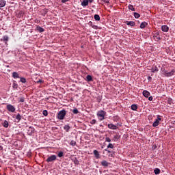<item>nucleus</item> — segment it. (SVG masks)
<instances>
[{
  "label": "nucleus",
  "instance_id": "obj_45",
  "mask_svg": "<svg viewBox=\"0 0 175 175\" xmlns=\"http://www.w3.org/2000/svg\"><path fill=\"white\" fill-rule=\"evenodd\" d=\"M152 99H153L152 96H150V97L148 98V100H150V101L152 100Z\"/></svg>",
  "mask_w": 175,
  "mask_h": 175
},
{
  "label": "nucleus",
  "instance_id": "obj_17",
  "mask_svg": "<svg viewBox=\"0 0 175 175\" xmlns=\"http://www.w3.org/2000/svg\"><path fill=\"white\" fill-rule=\"evenodd\" d=\"M89 25H90V27H93L94 29H97V28H98V26L94 25V23H92V21H90V22H89Z\"/></svg>",
  "mask_w": 175,
  "mask_h": 175
},
{
  "label": "nucleus",
  "instance_id": "obj_1",
  "mask_svg": "<svg viewBox=\"0 0 175 175\" xmlns=\"http://www.w3.org/2000/svg\"><path fill=\"white\" fill-rule=\"evenodd\" d=\"M105 116H106V111L103 110H100L97 112V117L99 121H103V120H105Z\"/></svg>",
  "mask_w": 175,
  "mask_h": 175
},
{
  "label": "nucleus",
  "instance_id": "obj_48",
  "mask_svg": "<svg viewBox=\"0 0 175 175\" xmlns=\"http://www.w3.org/2000/svg\"><path fill=\"white\" fill-rule=\"evenodd\" d=\"M88 2H90V3H92V2H94V0H88Z\"/></svg>",
  "mask_w": 175,
  "mask_h": 175
},
{
  "label": "nucleus",
  "instance_id": "obj_33",
  "mask_svg": "<svg viewBox=\"0 0 175 175\" xmlns=\"http://www.w3.org/2000/svg\"><path fill=\"white\" fill-rule=\"evenodd\" d=\"M134 17L135 18H139V17H140V14H139L137 12H134Z\"/></svg>",
  "mask_w": 175,
  "mask_h": 175
},
{
  "label": "nucleus",
  "instance_id": "obj_49",
  "mask_svg": "<svg viewBox=\"0 0 175 175\" xmlns=\"http://www.w3.org/2000/svg\"><path fill=\"white\" fill-rule=\"evenodd\" d=\"M18 17H19V18L23 17V14H20L19 15H18Z\"/></svg>",
  "mask_w": 175,
  "mask_h": 175
},
{
  "label": "nucleus",
  "instance_id": "obj_27",
  "mask_svg": "<svg viewBox=\"0 0 175 175\" xmlns=\"http://www.w3.org/2000/svg\"><path fill=\"white\" fill-rule=\"evenodd\" d=\"M154 174H159V173H161V170H159V168H155L154 170Z\"/></svg>",
  "mask_w": 175,
  "mask_h": 175
},
{
  "label": "nucleus",
  "instance_id": "obj_12",
  "mask_svg": "<svg viewBox=\"0 0 175 175\" xmlns=\"http://www.w3.org/2000/svg\"><path fill=\"white\" fill-rule=\"evenodd\" d=\"M101 165L102 166L107 167L109 166V165H110V163L107 162L106 160H103V161H101Z\"/></svg>",
  "mask_w": 175,
  "mask_h": 175
},
{
  "label": "nucleus",
  "instance_id": "obj_43",
  "mask_svg": "<svg viewBox=\"0 0 175 175\" xmlns=\"http://www.w3.org/2000/svg\"><path fill=\"white\" fill-rule=\"evenodd\" d=\"M25 83H27V79H25V78H23V83L25 84Z\"/></svg>",
  "mask_w": 175,
  "mask_h": 175
},
{
  "label": "nucleus",
  "instance_id": "obj_16",
  "mask_svg": "<svg viewBox=\"0 0 175 175\" xmlns=\"http://www.w3.org/2000/svg\"><path fill=\"white\" fill-rule=\"evenodd\" d=\"M94 154V157L96 158V159H99V152H98V150H94L93 151Z\"/></svg>",
  "mask_w": 175,
  "mask_h": 175
},
{
  "label": "nucleus",
  "instance_id": "obj_39",
  "mask_svg": "<svg viewBox=\"0 0 175 175\" xmlns=\"http://www.w3.org/2000/svg\"><path fill=\"white\" fill-rule=\"evenodd\" d=\"M105 142H107L108 143H110V142H111V139H110V137H106Z\"/></svg>",
  "mask_w": 175,
  "mask_h": 175
},
{
  "label": "nucleus",
  "instance_id": "obj_4",
  "mask_svg": "<svg viewBox=\"0 0 175 175\" xmlns=\"http://www.w3.org/2000/svg\"><path fill=\"white\" fill-rule=\"evenodd\" d=\"M174 73H175V70H172L170 72L167 71V70L164 71V75L166 77H171V76H174Z\"/></svg>",
  "mask_w": 175,
  "mask_h": 175
},
{
  "label": "nucleus",
  "instance_id": "obj_8",
  "mask_svg": "<svg viewBox=\"0 0 175 175\" xmlns=\"http://www.w3.org/2000/svg\"><path fill=\"white\" fill-rule=\"evenodd\" d=\"M161 31H163V32H169V27H167V25L161 26Z\"/></svg>",
  "mask_w": 175,
  "mask_h": 175
},
{
  "label": "nucleus",
  "instance_id": "obj_35",
  "mask_svg": "<svg viewBox=\"0 0 175 175\" xmlns=\"http://www.w3.org/2000/svg\"><path fill=\"white\" fill-rule=\"evenodd\" d=\"M70 144V146H72V147H75V146H76V141L72 140Z\"/></svg>",
  "mask_w": 175,
  "mask_h": 175
},
{
  "label": "nucleus",
  "instance_id": "obj_50",
  "mask_svg": "<svg viewBox=\"0 0 175 175\" xmlns=\"http://www.w3.org/2000/svg\"><path fill=\"white\" fill-rule=\"evenodd\" d=\"M152 77H148V80H152Z\"/></svg>",
  "mask_w": 175,
  "mask_h": 175
},
{
  "label": "nucleus",
  "instance_id": "obj_19",
  "mask_svg": "<svg viewBox=\"0 0 175 175\" xmlns=\"http://www.w3.org/2000/svg\"><path fill=\"white\" fill-rule=\"evenodd\" d=\"M158 125H159V120H156L153 122L152 126H153L154 128H155V127L158 126Z\"/></svg>",
  "mask_w": 175,
  "mask_h": 175
},
{
  "label": "nucleus",
  "instance_id": "obj_38",
  "mask_svg": "<svg viewBox=\"0 0 175 175\" xmlns=\"http://www.w3.org/2000/svg\"><path fill=\"white\" fill-rule=\"evenodd\" d=\"M16 120L18 121L21 120V116L20 114L18 113V115L16 116Z\"/></svg>",
  "mask_w": 175,
  "mask_h": 175
},
{
  "label": "nucleus",
  "instance_id": "obj_46",
  "mask_svg": "<svg viewBox=\"0 0 175 175\" xmlns=\"http://www.w3.org/2000/svg\"><path fill=\"white\" fill-rule=\"evenodd\" d=\"M105 150L107 151V152H108L109 154H110V152H111V151H110V150H109L107 149H105Z\"/></svg>",
  "mask_w": 175,
  "mask_h": 175
},
{
  "label": "nucleus",
  "instance_id": "obj_22",
  "mask_svg": "<svg viewBox=\"0 0 175 175\" xmlns=\"http://www.w3.org/2000/svg\"><path fill=\"white\" fill-rule=\"evenodd\" d=\"M131 109H133L134 111H136L137 110V105L135 104L132 105Z\"/></svg>",
  "mask_w": 175,
  "mask_h": 175
},
{
  "label": "nucleus",
  "instance_id": "obj_26",
  "mask_svg": "<svg viewBox=\"0 0 175 175\" xmlns=\"http://www.w3.org/2000/svg\"><path fill=\"white\" fill-rule=\"evenodd\" d=\"M154 39L157 40H161V37L159 36V33H155L154 36Z\"/></svg>",
  "mask_w": 175,
  "mask_h": 175
},
{
  "label": "nucleus",
  "instance_id": "obj_51",
  "mask_svg": "<svg viewBox=\"0 0 175 175\" xmlns=\"http://www.w3.org/2000/svg\"><path fill=\"white\" fill-rule=\"evenodd\" d=\"M43 81H42V80H39V81H37V83H42Z\"/></svg>",
  "mask_w": 175,
  "mask_h": 175
},
{
  "label": "nucleus",
  "instance_id": "obj_32",
  "mask_svg": "<svg viewBox=\"0 0 175 175\" xmlns=\"http://www.w3.org/2000/svg\"><path fill=\"white\" fill-rule=\"evenodd\" d=\"M42 114L43 116H44L45 117H47V116H49V112L47 111V110H44L42 111Z\"/></svg>",
  "mask_w": 175,
  "mask_h": 175
},
{
  "label": "nucleus",
  "instance_id": "obj_11",
  "mask_svg": "<svg viewBox=\"0 0 175 175\" xmlns=\"http://www.w3.org/2000/svg\"><path fill=\"white\" fill-rule=\"evenodd\" d=\"M148 25V23H147L146 22H142L140 25V28L142 29L146 28V27H147Z\"/></svg>",
  "mask_w": 175,
  "mask_h": 175
},
{
  "label": "nucleus",
  "instance_id": "obj_53",
  "mask_svg": "<svg viewBox=\"0 0 175 175\" xmlns=\"http://www.w3.org/2000/svg\"><path fill=\"white\" fill-rule=\"evenodd\" d=\"M20 102H23V100H22V99H21V100H20Z\"/></svg>",
  "mask_w": 175,
  "mask_h": 175
},
{
  "label": "nucleus",
  "instance_id": "obj_28",
  "mask_svg": "<svg viewBox=\"0 0 175 175\" xmlns=\"http://www.w3.org/2000/svg\"><path fill=\"white\" fill-rule=\"evenodd\" d=\"M3 126H4V128H8L9 126V122L5 120L4 122L3 123Z\"/></svg>",
  "mask_w": 175,
  "mask_h": 175
},
{
  "label": "nucleus",
  "instance_id": "obj_42",
  "mask_svg": "<svg viewBox=\"0 0 175 175\" xmlns=\"http://www.w3.org/2000/svg\"><path fill=\"white\" fill-rule=\"evenodd\" d=\"M68 1H69V0H62V3H66Z\"/></svg>",
  "mask_w": 175,
  "mask_h": 175
},
{
  "label": "nucleus",
  "instance_id": "obj_20",
  "mask_svg": "<svg viewBox=\"0 0 175 175\" xmlns=\"http://www.w3.org/2000/svg\"><path fill=\"white\" fill-rule=\"evenodd\" d=\"M159 69H158V67L157 66H154L152 68V72L153 73H155V72H159Z\"/></svg>",
  "mask_w": 175,
  "mask_h": 175
},
{
  "label": "nucleus",
  "instance_id": "obj_7",
  "mask_svg": "<svg viewBox=\"0 0 175 175\" xmlns=\"http://www.w3.org/2000/svg\"><path fill=\"white\" fill-rule=\"evenodd\" d=\"M108 128L109 129H112L113 131H116V129H118V127H117L116 125H114L113 124H108Z\"/></svg>",
  "mask_w": 175,
  "mask_h": 175
},
{
  "label": "nucleus",
  "instance_id": "obj_47",
  "mask_svg": "<svg viewBox=\"0 0 175 175\" xmlns=\"http://www.w3.org/2000/svg\"><path fill=\"white\" fill-rule=\"evenodd\" d=\"M3 150V147H2L1 146H0V151H2Z\"/></svg>",
  "mask_w": 175,
  "mask_h": 175
},
{
  "label": "nucleus",
  "instance_id": "obj_9",
  "mask_svg": "<svg viewBox=\"0 0 175 175\" xmlns=\"http://www.w3.org/2000/svg\"><path fill=\"white\" fill-rule=\"evenodd\" d=\"M125 24H126V25H130L131 27H135V25H136V23L133 21H126Z\"/></svg>",
  "mask_w": 175,
  "mask_h": 175
},
{
  "label": "nucleus",
  "instance_id": "obj_5",
  "mask_svg": "<svg viewBox=\"0 0 175 175\" xmlns=\"http://www.w3.org/2000/svg\"><path fill=\"white\" fill-rule=\"evenodd\" d=\"M46 161L48 163L54 162L55 161H57V156L55 154H52L50 157H49Z\"/></svg>",
  "mask_w": 175,
  "mask_h": 175
},
{
  "label": "nucleus",
  "instance_id": "obj_14",
  "mask_svg": "<svg viewBox=\"0 0 175 175\" xmlns=\"http://www.w3.org/2000/svg\"><path fill=\"white\" fill-rule=\"evenodd\" d=\"M6 5V1L5 0H0V8H4Z\"/></svg>",
  "mask_w": 175,
  "mask_h": 175
},
{
  "label": "nucleus",
  "instance_id": "obj_25",
  "mask_svg": "<svg viewBox=\"0 0 175 175\" xmlns=\"http://www.w3.org/2000/svg\"><path fill=\"white\" fill-rule=\"evenodd\" d=\"M94 20H96V21H100V16L98 14H95L94 15Z\"/></svg>",
  "mask_w": 175,
  "mask_h": 175
},
{
  "label": "nucleus",
  "instance_id": "obj_40",
  "mask_svg": "<svg viewBox=\"0 0 175 175\" xmlns=\"http://www.w3.org/2000/svg\"><path fill=\"white\" fill-rule=\"evenodd\" d=\"M157 120H158L159 122L161 121L162 119L161 118V116L158 115Z\"/></svg>",
  "mask_w": 175,
  "mask_h": 175
},
{
  "label": "nucleus",
  "instance_id": "obj_29",
  "mask_svg": "<svg viewBox=\"0 0 175 175\" xmlns=\"http://www.w3.org/2000/svg\"><path fill=\"white\" fill-rule=\"evenodd\" d=\"M129 10H131L132 12H135V8L133 7V5L129 4V6H128Z\"/></svg>",
  "mask_w": 175,
  "mask_h": 175
},
{
  "label": "nucleus",
  "instance_id": "obj_36",
  "mask_svg": "<svg viewBox=\"0 0 175 175\" xmlns=\"http://www.w3.org/2000/svg\"><path fill=\"white\" fill-rule=\"evenodd\" d=\"M107 148H114V145L112 144H109L107 146Z\"/></svg>",
  "mask_w": 175,
  "mask_h": 175
},
{
  "label": "nucleus",
  "instance_id": "obj_37",
  "mask_svg": "<svg viewBox=\"0 0 175 175\" xmlns=\"http://www.w3.org/2000/svg\"><path fill=\"white\" fill-rule=\"evenodd\" d=\"M90 124H92V125H94V124H96V120L93 119V120L90 122Z\"/></svg>",
  "mask_w": 175,
  "mask_h": 175
},
{
  "label": "nucleus",
  "instance_id": "obj_55",
  "mask_svg": "<svg viewBox=\"0 0 175 175\" xmlns=\"http://www.w3.org/2000/svg\"><path fill=\"white\" fill-rule=\"evenodd\" d=\"M111 157H113V154H111Z\"/></svg>",
  "mask_w": 175,
  "mask_h": 175
},
{
  "label": "nucleus",
  "instance_id": "obj_2",
  "mask_svg": "<svg viewBox=\"0 0 175 175\" xmlns=\"http://www.w3.org/2000/svg\"><path fill=\"white\" fill-rule=\"evenodd\" d=\"M65 116H66V111L65 109H62L59 111L57 114V118L58 120H64Z\"/></svg>",
  "mask_w": 175,
  "mask_h": 175
},
{
  "label": "nucleus",
  "instance_id": "obj_34",
  "mask_svg": "<svg viewBox=\"0 0 175 175\" xmlns=\"http://www.w3.org/2000/svg\"><path fill=\"white\" fill-rule=\"evenodd\" d=\"M72 113L74 114H79V109H77V108H75L73 110H72Z\"/></svg>",
  "mask_w": 175,
  "mask_h": 175
},
{
  "label": "nucleus",
  "instance_id": "obj_52",
  "mask_svg": "<svg viewBox=\"0 0 175 175\" xmlns=\"http://www.w3.org/2000/svg\"><path fill=\"white\" fill-rule=\"evenodd\" d=\"M21 81L23 83V77H21Z\"/></svg>",
  "mask_w": 175,
  "mask_h": 175
},
{
  "label": "nucleus",
  "instance_id": "obj_15",
  "mask_svg": "<svg viewBox=\"0 0 175 175\" xmlns=\"http://www.w3.org/2000/svg\"><path fill=\"white\" fill-rule=\"evenodd\" d=\"M81 6L85 7V6H88V0H83L81 2Z\"/></svg>",
  "mask_w": 175,
  "mask_h": 175
},
{
  "label": "nucleus",
  "instance_id": "obj_54",
  "mask_svg": "<svg viewBox=\"0 0 175 175\" xmlns=\"http://www.w3.org/2000/svg\"><path fill=\"white\" fill-rule=\"evenodd\" d=\"M170 102H172V100H169V103H170Z\"/></svg>",
  "mask_w": 175,
  "mask_h": 175
},
{
  "label": "nucleus",
  "instance_id": "obj_10",
  "mask_svg": "<svg viewBox=\"0 0 175 175\" xmlns=\"http://www.w3.org/2000/svg\"><path fill=\"white\" fill-rule=\"evenodd\" d=\"M144 96H145V98H148V96H150V92L147 91V90H144L142 92Z\"/></svg>",
  "mask_w": 175,
  "mask_h": 175
},
{
  "label": "nucleus",
  "instance_id": "obj_24",
  "mask_svg": "<svg viewBox=\"0 0 175 175\" xmlns=\"http://www.w3.org/2000/svg\"><path fill=\"white\" fill-rule=\"evenodd\" d=\"M86 81L90 82L92 81V77L91 75H87L86 76Z\"/></svg>",
  "mask_w": 175,
  "mask_h": 175
},
{
  "label": "nucleus",
  "instance_id": "obj_18",
  "mask_svg": "<svg viewBox=\"0 0 175 175\" xmlns=\"http://www.w3.org/2000/svg\"><path fill=\"white\" fill-rule=\"evenodd\" d=\"M36 30L38 32H44V29H43V27H41L40 26H37Z\"/></svg>",
  "mask_w": 175,
  "mask_h": 175
},
{
  "label": "nucleus",
  "instance_id": "obj_41",
  "mask_svg": "<svg viewBox=\"0 0 175 175\" xmlns=\"http://www.w3.org/2000/svg\"><path fill=\"white\" fill-rule=\"evenodd\" d=\"M152 150H157V145H153L152 147Z\"/></svg>",
  "mask_w": 175,
  "mask_h": 175
},
{
  "label": "nucleus",
  "instance_id": "obj_23",
  "mask_svg": "<svg viewBox=\"0 0 175 175\" xmlns=\"http://www.w3.org/2000/svg\"><path fill=\"white\" fill-rule=\"evenodd\" d=\"M12 77H14V79H18V73H17L16 72H14L12 73Z\"/></svg>",
  "mask_w": 175,
  "mask_h": 175
},
{
  "label": "nucleus",
  "instance_id": "obj_31",
  "mask_svg": "<svg viewBox=\"0 0 175 175\" xmlns=\"http://www.w3.org/2000/svg\"><path fill=\"white\" fill-rule=\"evenodd\" d=\"M57 156L59 157V158H62V157H64V152L62 151L59 152V153L57 154Z\"/></svg>",
  "mask_w": 175,
  "mask_h": 175
},
{
  "label": "nucleus",
  "instance_id": "obj_13",
  "mask_svg": "<svg viewBox=\"0 0 175 175\" xmlns=\"http://www.w3.org/2000/svg\"><path fill=\"white\" fill-rule=\"evenodd\" d=\"M63 128L66 132H69V131H70V126H69V124L64 125Z\"/></svg>",
  "mask_w": 175,
  "mask_h": 175
},
{
  "label": "nucleus",
  "instance_id": "obj_44",
  "mask_svg": "<svg viewBox=\"0 0 175 175\" xmlns=\"http://www.w3.org/2000/svg\"><path fill=\"white\" fill-rule=\"evenodd\" d=\"M103 2H105L106 3H110V1L109 0H103Z\"/></svg>",
  "mask_w": 175,
  "mask_h": 175
},
{
  "label": "nucleus",
  "instance_id": "obj_21",
  "mask_svg": "<svg viewBox=\"0 0 175 175\" xmlns=\"http://www.w3.org/2000/svg\"><path fill=\"white\" fill-rule=\"evenodd\" d=\"M9 40V37L8 36H3V38L1 39L2 42H8Z\"/></svg>",
  "mask_w": 175,
  "mask_h": 175
},
{
  "label": "nucleus",
  "instance_id": "obj_30",
  "mask_svg": "<svg viewBox=\"0 0 175 175\" xmlns=\"http://www.w3.org/2000/svg\"><path fill=\"white\" fill-rule=\"evenodd\" d=\"M72 161H73L75 165H79L80 163V161H79L77 160V158H76V157L74 159H72Z\"/></svg>",
  "mask_w": 175,
  "mask_h": 175
},
{
  "label": "nucleus",
  "instance_id": "obj_3",
  "mask_svg": "<svg viewBox=\"0 0 175 175\" xmlns=\"http://www.w3.org/2000/svg\"><path fill=\"white\" fill-rule=\"evenodd\" d=\"M23 131H25L27 135L31 136L35 132V129L32 126H26Z\"/></svg>",
  "mask_w": 175,
  "mask_h": 175
},
{
  "label": "nucleus",
  "instance_id": "obj_6",
  "mask_svg": "<svg viewBox=\"0 0 175 175\" xmlns=\"http://www.w3.org/2000/svg\"><path fill=\"white\" fill-rule=\"evenodd\" d=\"M7 110H8V111H11V113H14V111H16V108H14V107L12 105H8Z\"/></svg>",
  "mask_w": 175,
  "mask_h": 175
}]
</instances>
